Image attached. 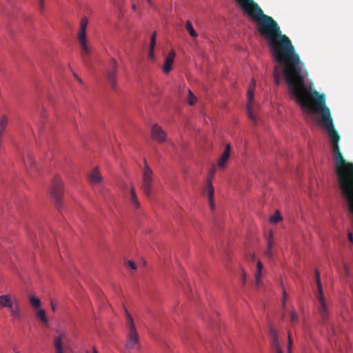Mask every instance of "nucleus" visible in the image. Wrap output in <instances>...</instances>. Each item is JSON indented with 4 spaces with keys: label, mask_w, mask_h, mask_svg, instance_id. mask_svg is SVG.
Wrapping results in <instances>:
<instances>
[{
    "label": "nucleus",
    "mask_w": 353,
    "mask_h": 353,
    "mask_svg": "<svg viewBox=\"0 0 353 353\" xmlns=\"http://www.w3.org/2000/svg\"><path fill=\"white\" fill-rule=\"evenodd\" d=\"M315 277L317 286V291L315 294L316 298L317 312L321 319L322 323H325L329 319L330 303L324 295L320 279V272L318 270H315Z\"/></svg>",
    "instance_id": "obj_2"
},
{
    "label": "nucleus",
    "mask_w": 353,
    "mask_h": 353,
    "mask_svg": "<svg viewBox=\"0 0 353 353\" xmlns=\"http://www.w3.org/2000/svg\"><path fill=\"white\" fill-rule=\"evenodd\" d=\"M196 101V97L193 94L190 90H188V103L193 105Z\"/></svg>",
    "instance_id": "obj_28"
},
{
    "label": "nucleus",
    "mask_w": 353,
    "mask_h": 353,
    "mask_svg": "<svg viewBox=\"0 0 353 353\" xmlns=\"http://www.w3.org/2000/svg\"><path fill=\"white\" fill-rule=\"evenodd\" d=\"M148 57L152 59H153L154 58V48H150L149 52H148Z\"/></svg>",
    "instance_id": "obj_32"
},
{
    "label": "nucleus",
    "mask_w": 353,
    "mask_h": 353,
    "mask_svg": "<svg viewBox=\"0 0 353 353\" xmlns=\"http://www.w3.org/2000/svg\"><path fill=\"white\" fill-rule=\"evenodd\" d=\"M270 334L271 337V345L275 353H283L279 343L277 334L272 327L270 330Z\"/></svg>",
    "instance_id": "obj_16"
},
{
    "label": "nucleus",
    "mask_w": 353,
    "mask_h": 353,
    "mask_svg": "<svg viewBox=\"0 0 353 353\" xmlns=\"http://www.w3.org/2000/svg\"><path fill=\"white\" fill-rule=\"evenodd\" d=\"M292 339L290 337V335L289 334L288 335V353H291V351H292Z\"/></svg>",
    "instance_id": "obj_30"
},
{
    "label": "nucleus",
    "mask_w": 353,
    "mask_h": 353,
    "mask_svg": "<svg viewBox=\"0 0 353 353\" xmlns=\"http://www.w3.org/2000/svg\"><path fill=\"white\" fill-rule=\"evenodd\" d=\"M348 239H349L350 241H351L352 243L353 242V235H352V232L348 233Z\"/></svg>",
    "instance_id": "obj_35"
},
{
    "label": "nucleus",
    "mask_w": 353,
    "mask_h": 353,
    "mask_svg": "<svg viewBox=\"0 0 353 353\" xmlns=\"http://www.w3.org/2000/svg\"><path fill=\"white\" fill-rule=\"evenodd\" d=\"M155 44H156V33L154 32V33H153V34L151 37L150 48H154Z\"/></svg>",
    "instance_id": "obj_29"
},
{
    "label": "nucleus",
    "mask_w": 353,
    "mask_h": 353,
    "mask_svg": "<svg viewBox=\"0 0 353 353\" xmlns=\"http://www.w3.org/2000/svg\"><path fill=\"white\" fill-rule=\"evenodd\" d=\"M93 353H97V350H94V352Z\"/></svg>",
    "instance_id": "obj_41"
},
{
    "label": "nucleus",
    "mask_w": 353,
    "mask_h": 353,
    "mask_svg": "<svg viewBox=\"0 0 353 353\" xmlns=\"http://www.w3.org/2000/svg\"><path fill=\"white\" fill-rule=\"evenodd\" d=\"M23 162L26 168V171L29 173V174L33 175L36 166L34 165V159L32 154L30 152H27L23 155Z\"/></svg>",
    "instance_id": "obj_12"
},
{
    "label": "nucleus",
    "mask_w": 353,
    "mask_h": 353,
    "mask_svg": "<svg viewBox=\"0 0 353 353\" xmlns=\"http://www.w3.org/2000/svg\"><path fill=\"white\" fill-rule=\"evenodd\" d=\"M56 306H57L56 303H54V301H51V308H52V310L54 312V311H55V310H56Z\"/></svg>",
    "instance_id": "obj_34"
},
{
    "label": "nucleus",
    "mask_w": 353,
    "mask_h": 353,
    "mask_svg": "<svg viewBox=\"0 0 353 353\" xmlns=\"http://www.w3.org/2000/svg\"><path fill=\"white\" fill-rule=\"evenodd\" d=\"M281 220V216L278 211H276L272 216L270 217V222L272 223H276Z\"/></svg>",
    "instance_id": "obj_27"
},
{
    "label": "nucleus",
    "mask_w": 353,
    "mask_h": 353,
    "mask_svg": "<svg viewBox=\"0 0 353 353\" xmlns=\"http://www.w3.org/2000/svg\"><path fill=\"white\" fill-rule=\"evenodd\" d=\"M128 199L130 204L134 209L137 210L139 208L140 203L137 199L135 190L132 186H131V188L130 189L129 194L128 196Z\"/></svg>",
    "instance_id": "obj_17"
},
{
    "label": "nucleus",
    "mask_w": 353,
    "mask_h": 353,
    "mask_svg": "<svg viewBox=\"0 0 353 353\" xmlns=\"http://www.w3.org/2000/svg\"><path fill=\"white\" fill-rule=\"evenodd\" d=\"M36 314L43 324L47 325L48 323V319L46 316V312L43 309H39L37 311Z\"/></svg>",
    "instance_id": "obj_22"
},
{
    "label": "nucleus",
    "mask_w": 353,
    "mask_h": 353,
    "mask_svg": "<svg viewBox=\"0 0 353 353\" xmlns=\"http://www.w3.org/2000/svg\"><path fill=\"white\" fill-rule=\"evenodd\" d=\"M8 308L10 309L12 321H20L22 319L23 315L17 299H14Z\"/></svg>",
    "instance_id": "obj_11"
},
{
    "label": "nucleus",
    "mask_w": 353,
    "mask_h": 353,
    "mask_svg": "<svg viewBox=\"0 0 353 353\" xmlns=\"http://www.w3.org/2000/svg\"><path fill=\"white\" fill-rule=\"evenodd\" d=\"M235 1L243 12L256 23L259 33L268 41L274 59L283 66L290 97L294 99L304 111L319 115L316 123L329 135L336 165H353V163H347L344 159L340 151V136L334 128L330 110L326 105L325 96L306 85L303 71L304 64L301 61L290 39L282 34L277 22L265 14L253 0Z\"/></svg>",
    "instance_id": "obj_1"
},
{
    "label": "nucleus",
    "mask_w": 353,
    "mask_h": 353,
    "mask_svg": "<svg viewBox=\"0 0 353 353\" xmlns=\"http://www.w3.org/2000/svg\"><path fill=\"white\" fill-rule=\"evenodd\" d=\"M14 299L15 298L10 294L0 296V307L8 308V307H10V304L14 301Z\"/></svg>",
    "instance_id": "obj_20"
},
{
    "label": "nucleus",
    "mask_w": 353,
    "mask_h": 353,
    "mask_svg": "<svg viewBox=\"0 0 353 353\" xmlns=\"http://www.w3.org/2000/svg\"><path fill=\"white\" fill-rule=\"evenodd\" d=\"M299 321V315L294 310L290 312V322L291 324L294 325Z\"/></svg>",
    "instance_id": "obj_25"
},
{
    "label": "nucleus",
    "mask_w": 353,
    "mask_h": 353,
    "mask_svg": "<svg viewBox=\"0 0 353 353\" xmlns=\"http://www.w3.org/2000/svg\"><path fill=\"white\" fill-rule=\"evenodd\" d=\"M267 248L265 251V254L268 258H272L274 254L272 251L273 246V234L272 231H270L269 234L266 238Z\"/></svg>",
    "instance_id": "obj_19"
},
{
    "label": "nucleus",
    "mask_w": 353,
    "mask_h": 353,
    "mask_svg": "<svg viewBox=\"0 0 353 353\" xmlns=\"http://www.w3.org/2000/svg\"><path fill=\"white\" fill-rule=\"evenodd\" d=\"M176 56L175 52L172 50H171L168 56L165 57L164 60V63L163 65V71L164 73L168 74L172 70V63L174 62V58Z\"/></svg>",
    "instance_id": "obj_14"
},
{
    "label": "nucleus",
    "mask_w": 353,
    "mask_h": 353,
    "mask_svg": "<svg viewBox=\"0 0 353 353\" xmlns=\"http://www.w3.org/2000/svg\"><path fill=\"white\" fill-rule=\"evenodd\" d=\"M273 75H274L275 83L277 85H279L280 84V81H281V74L279 72V68L276 65L274 66Z\"/></svg>",
    "instance_id": "obj_26"
},
{
    "label": "nucleus",
    "mask_w": 353,
    "mask_h": 353,
    "mask_svg": "<svg viewBox=\"0 0 353 353\" xmlns=\"http://www.w3.org/2000/svg\"><path fill=\"white\" fill-rule=\"evenodd\" d=\"M216 170L215 168L213 166L209 171L208 176H207V183L205 186V191L208 194V202L210 207L212 210L214 208V188L212 186V179L214 178V174H215Z\"/></svg>",
    "instance_id": "obj_8"
},
{
    "label": "nucleus",
    "mask_w": 353,
    "mask_h": 353,
    "mask_svg": "<svg viewBox=\"0 0 353 353\" xmlns=\"http://www.w3.org/2000/svg\"><path fill=\"white\" fill-rule=\"evenodd\" d=\"M39 2L41 8H42L43 6V0H39Z\"/></svg>",
    "instance_id": "obj_37"
},
{
    "label": "nucleus",
    "mask_w": 353,
    "mask_h": 353,
    "mask_svg": "<svg viewBox=\"0 0 353 353\" xmlns=\"http://www.w3.org/2000/svg\"><path fill=\"white\" fill-rule=\"evenodd\" d=\"M132 9H133L134 10H135V9H136V6H135V5H133V6H132Z\"/></svg>",
    "instance_id": "obj_40"
},
{
    "label": "nucleus",
    "mask_w": 353,
    "mask_h": 353,
    "mask_svg": "<svg viewBox=\"0 0 353 353\" xmlns=\"http://www.w3.org/2000/svg\"><path fill=\"white\" fill-rule=\"evenodd\" d=\"M152 182L153 172L145 160L141 180V190L148 198L152 195Z\"/></svg>",
    "instance_id": "obj_6"
},
{
    "label": "nucleus",
    "mask_w": 353,
    "mask_h": 353,
    "mask_svg": "<svg viewBox=\"0 0 353 353\" xmlns=\"http://www.w3.org/2000/svg\"><path fill=\"white\" fill-rule=\"evenodd\" d=\"M127 265H128V266L129 268H130L132 270H136L137 269V265H136L134 261H132L129 260L127 262Z\"/></svg>",
    "instance_id": "obj_31"
},
{
    "label": "nucleus",
    "mask_w": 353,
    "mask_h": 353,
    "mask_svg": "<svg viewBox=\"0 0 353 353\" xmlns=\"http://www.w3.org/2000/svg\"><path fill=\"white\" fill-rule=\"evenodd\" d=\"M75 77H76L77 80L79 82L81 83V79L79 77H77V76H75Z\"/></svg>",
    "instance_id": "obj_38"
},
{
    "label": "nucleus",
    "mask_w": 353,
    "mask_h": 353,
    "mask_svg": "<svg viewBox=\"0 0 353 353\" xmlns=\"http://www.w3.org/2000/svg\"><path fill=\"white\" fill-rule=\"evenodd\" d=\"M102 179L103 178L97 168L93 169L89 174V181L92 185L99 184Z\"/></svg>",
    "instance_id": "obj_18"
},
{
    "label": "nucleus",
    "mask_w": 353,
    "mask_h": 353,
    "mask_svg": "<svg viewBox=\"0 0 353 353\" xmlns=\"http://www.w3.org/2000/svg\"><path fill=\"white\" fill-rule=\"evenodd\" d=\"M245 279H246L245 273L244 272H243V274H242V281H243V283L245 282Z\"/></svg>",
    "instance_id": "obj_36"
},
{
    "label": "nucleus",
    "mask_w": 353,
    "mask_h": 353,
    "mask_svg": "<svg viewBox=\"0 0 353 353\" xmlns=\"http://www.w3.org/2000/svg\"><path fill=\"white\" fill-rule=\"evenodd\" d=\"M125 323L128 329L125 347L128 350L137 349L139 346V334L135 327L134 320L128 310L124 307Z\"/></svg>",
    "instance_id": "obj_4"
},
{
    "label": "nucleus",
    "mask_w": 353,
    "mask_h": 353,
    "mask_svg": "<svg viewBox=\"0 0 353 353\" xmlns=\"http://www.w3.org/2000/svg\"><path fill=\"white\" fill-rule=\"evenodd\" d=\"M54 346L55 353H66L67 351V337L64 332L59 333L54 339Z\"/></svg>",
    "instance_id": "obj_10"
},
{
    "label": "nucleus",
    "mask_w": 353,
    "mask_h": 353,
    "mask_svg": "<svg viewBox=\"0 0 353 353\" xmlns=\"http://www.w3.org/2000/svg\"><path fill=\"white\" fill-rule=\"evenodd\" d=\"M230 153V145L229 144L226 145L224 152L221 155L220 158L218 160L217 165L219 168L223 169L225 166L227 161L229 159Z\"/></svg>",
    "instance_id": "obj_15"
},
{
    "label": "nucleus",
    "mask_w": 353,
    "mask_h": 353,
    "mask_svg": "<svg viewBox=\"0 0 353 353\" xmlns=\"http://www.w3.org/2000/svg\"><path fill=\"white\" fill-rule=\"evenodd\" d=\"M117 62L114 59H111L107 70V79L113 90H115L117 87Z\"/></svg>",
    "instance_id": "obj_9"
},
{
    "label": "nucleus",
    "mask_w": 353,
    "mask_h": 353,
    "mask_svg": "<svg viewBox=\"0 0 353 353\" xmlns=\"http://www.w3.org/2000/svg\"><path fill=\"white\" fill-rule=\"evenodd\" d=\"M185 28H186L187 31L188 32V33L190 34L191 37H197V33L194 30V28L192 27V23L190 21H186V23H185Z\"/></svg>",
    "instance_id": "obj_24"
},
{
    "label": "nucleus",
    "mask_w": 353,
    "mask_h": 353,
    "mask_svg": "<svg viewBox=\"0 0 353 353\" xmlns=\"http://www.w3.org/2000/svg\"><path fill=\"white\" fill-rule=\"evenodd\" d=\"M285 299H286V293H285V291H283V302H282L283 307H285Z\"/></svg>",
    "instance_id": "obj_33"
},
{
    "label": "nucleus",
    "mask_w": 353,
    "mask_h": 353,
    "mask_svg": "<svg viewBox=\"0 0 353 353\" xmlns=\"http://www.w3.org/2000/svg\"><path fill=\"white\" fill-rule=\"evenodd\" d=\"M29 300L30 303L33 308L38 309L41 307V303L38 298L34 296H30Z\"/></svg>",
    "instance_id": "obj_23"
},
{
    "label": "nucleus",
    "mask_w": 353,
    "mask_h": 353,
    "mask_svg": "<svg viewBox=\"0 0 353 353\" xmlns=\"http://www.w3.org/2000/svg\"><path fill=\"white\" fill-rule=\"evenodd\" d=\"M148 3L150 4V6H152V1L151 0H147Z\"/></svg>",
    "instance_id": "obj_39"
},
{
    "label": "nucleus",
    "mask_w": 353,
    "mask_h": 353,
    "mask_svg": "<svg viewBox=\"0 0 353 353\" xmlns=\"http://www.w3.org/2000/svg\"><path fill=\"white\" fill-rule=\"evenodd\" d=\"M255 88V83L254 81H252V83L250 85L249 90L247 93V104H246V111L247 114L250 120H252L254 123H256V117L254 113V106H253V99H254V91Z\"/></svg>",
    "instance_id": "obj_7"
},
{
    "label": "nucleus",
    "mask_w": 353,
    "mask_h": 353,
    "mask_svg": "<svg viewBox=\"0 0 353 353\" xmlns=\"http://www.w3.org/2000/svg\"><path fill=\"white\" fill-rule=\"evenodd\" d=\"M50 192L58 210L62 208V197L63 196V182L59 175H55L52 181Z\"/></svg>",
    "instance_id": "obj_5"
},
{
    "label": "nucleus",
    "mask_w": 353,
    "mask_h": 353,
    "mask_svg": "<svg viewBox=\"0 0 353 353\" xmlns=\"http://www.w3.org/2000/svg\"><path fill=\"white\" fill-rule=\"evenodd\" d=\"M152 137L155 141L161 143L165 141L166 134L161 127L154 125L152 128Z\"/></svg>",
    "instance_id": "obj_13"
},
{
    "label": "nucleus",
    "mask_w": 353,
    "mask_h": 353,
    "mask_svg": "<svg viewBox=\"0 0 353 353\" xmlns=\"http://www.w3.org/2000/svg\"><path fill=\"white\" fill-rule=\"evenodd\" d=\"M88 23V18L85 16L82 17L80 19L79 28L77 33V40L80 46L81 56L83 61L85 64H88V58L92 54V48L89 45V41L86 34Z\"/></svg>",
    "instance_id": "obj_3"
},
{
    "label": "nucleus",
    "mask_w": 353,
    "mask_h": 353,
    "mask_svg": "<svg viewBox=\"0 0 353 353\" xmlns=\"http://www.w3.org/2000/svg\"><path fill=\"white\" fill-rule=\"evenodd\" d=\"M262 270H263V264L260 261H258L257 265H256V273L255 275V282H256V285L257 286L259 285L260 279L261 277Z\"/></svg>",
    "instance_id": "obj_21"
}]
</instances>
